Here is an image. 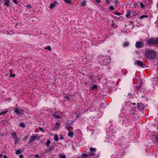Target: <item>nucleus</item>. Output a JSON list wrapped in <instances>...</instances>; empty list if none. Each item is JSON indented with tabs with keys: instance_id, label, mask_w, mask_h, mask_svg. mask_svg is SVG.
Returning <instances> with one entry per match:
<instances>
[{
	"instance_id": "nucleus-41",
	"label": "nucleus",
	"mask_w": 158,
	"mask_h": 158,
	"mask_svg": "<svg viewBox=\"0 0 158 158\" xmlns=\"http://www.w3.org/2000/svg\"><path fill=\"white\" fill-rule=\"evenodd\" d=\"M115 15H120V14L118 12H115Z\"/></svg>"
},
{
	"instance_id": "nucleus-6",
	"label": "nucleus",
	"mask_w": 158,
	"mask_h": 158,
	"mask_svg": "<svg viewBox=\"0 0 158 158\" xmlns=\"http://www.w3.org/2000/svg\"><path fill=\"white\" fill-rule=\"evenodd\" d=\"M148 43L150 44H156V39L155 40L154 38L149 39L147 40Z\"/></svg>"
},
{
	"instance_id": "nucleus-19",
	"label": "nucleus",
	"mask_w": 158,
	"mask_h": 158,
	"mask_svg": "<svg viewBox=\"0 0 158 158\" xmlns=\"http://www.w3.org/2000/svg\"><path fill=\"white\" fill-rule=\"evenodd\" d=\"M126 16L127 17L129 18L131 16V12L130 10L127 11V13L126 15Z\"/></svg>"
},
{
	"instance_id": "nucleus-14",
	"label": "nucleus",
	"mask_w": 158,
	"mask_h": 158,
	"mask_svg": "<svg viewBox=\"0 0 158 158\" xmlns=\"http://www.w3.org/2000/svg\"><path fill=\"white\" fill-rule=\"evenodd\" d=\"M88 155V154H83L79 157V158H86Z\"/></svg>"
},
{
	"instance_id": "nucleus-36",
	"label": "nucleus",
	"mask_w": 158,
	"mask_h": 158,
	"mask_svg": "<svg viewBox=\"0 0 158 158\" xmlns=\"http://www.w3.org/2000/svg\"><path fill=\"white\" fill-rule=\"evenodd\" d=\"M110 10H114V7L113 6H110Z\"/></svg>"
},
{
	"instance_id": "nucleus-5",
	"label": "nucleus",
	"mask_w": 158,
	"mask_h": 158,
	"mask_svg": "<svg viewBox=\"0 0 158 158\" xmlns=\"http://www.w3.org/2000/svg\"><path fill=\"white\" fill-rule=\"evenodd\" d=\"M37 136V135L36 134H33L30 137L29 139L30 141L28 143H29L32 142L34 141Z\"/></svg>"
},
{
	"instance_id": "nucleus-3",
	"label": "nucleus",
	"mask_w": 158,
	"mask_h": 158,
	"mask_svg": "<svg viewBox=\"0 0 158 158\" xmlns=\"http://www.w3.org/2000/svg\"><path fill=\"white\" fill-rule=\"evenodd\" d=\"M14 112L17 114L19 115L20 114H23V109H19L18 107H16L14 109Z\"/></svg>"
},
{
	"instance_id": "nucleus-46",
	"label": "nucleus",
	"mask_w": 158,
	"mask_h": 158,
	"mask_svg": "<svg viewBox=\"0 0 158 158\" xmlns=\"http://www.w3.org/2000/svg\"><path fill=\"white\" fill-rule=\"evenodd\" d=\"M19 157L20 158H23V155H19Z\"/></svg>"
},
{
	"instance_id": "nucleus-33",
	"label": "nucleus",
	"mask_w": 158,
	"mask_h": 158,
	"mask_svg": "<svg viewBox=\"0 0 158 158\" xmlns=\"http://www.w3.org/2000/svg\"><path fill=\"white\" fill-rule=\"evenodd\" d=\"M140 5L141 6V7L142 8H143L145 6L143 4L142 2L140 3Z\"/></svg>"
},
{
	"instance_id": "nucleus-16",
	"label": "nucleus",
	"mask_w": 158,
	"mask_h": 158,
	"mask_svg": "<svg viewBox=\"0 0 158 158\" xmlns=\"http://www.w3.org/2000/svg\"><path fill=\"white\" fill-rule=\"evenodd\" d=\"M129 45V42H125L123 44V46L124 47H127Z\"/></svg>"
},
{
	"instance_id": "nucleus-53",
	"label": "nucleus",
	"mask_w": 158,
	"mask_h": 158,
	"mask_svg": "<svg viewBox=\"0 0 158 158\" xmlns=\"http://www.w3.org/2000/svg\"><path fill=\"white\" fill-rule=\"evenodd\" d=\"M2 155L1 154H0V158L2 157Z\"/></svg>"
},
{
	"instance_id": "nucleus-27",
	"label": "nucleus",
	"mask_w": 158,
	"mask_h": 158,
	"mask_svg": "<svg viewBox=\"0 0 158 158\" xmlns=\"http://www.w3.org/2000/svg\"><path fill=\"white\" fill-rule=\"evenodd\" d=\"M21 153V150L20 149H18L16 152L15 153L16 154H19Z\"/></svg>"
},
{
	"instance_id": "nucleus-39",
	"label": "nucleus",
	"mask_w": 158,
	"mask_h": 158,
	"mask_svg": "<svg viewBox=\"0 0 158 158\" xmlns=\"http://www.w3.org/2000/svg\"><path fill=\"white\" fill-rule=\"evenodd\" d=\"M106 3L108 4H110V1L109 0H106Z\"/></svg>"
},
{
	"instance_id": "nucleus-51",
	"label": "nucleus",
	"mask_w": 158,
	"mask_h": 158,
	"mask_svg": "<svg viewBox=\"0 0 158 158\" xmlns=\"http://www.w3.org/2000/svg\"><path fill=\"white\" fill-rule=\"evenodd\" d=\"M54 4H55V5L56 4H57L58 3V2L57 1H55L54 2Z\"/></svg>"
},
{
	"instance_id": "nucleus-26",
	"label": "nucleus",
	"mask_w": 158,
	"mask_h": 158,
	"mask_svg": "<svg viewBox=\"0 0 158 158\" xmlns=\"http://www.w3.org/2000/svg\"><path fill=\"white\" fill-rule=\"evenodd\" d=\"M148 17V15H143L139 17V19H142L143 18H147Z\"/></svg>"
},
{
	"instance_id": "nucleus-38",
	"label": "nucleus",
	"mask_w": 158,
	"mask_h": 158,
	"mask_svg": "<svg viewBox=\"0 0 158 158\" xmlns=\"http://www.w3.org/2000/svg\"><path fill=\"white\" fill-rule=\"evenodd\" d=\"M39 128L40 129V130L42 132H44V131L43 129L40 127H39Z\"/></svg>"
},
{
	"instance_id": "nucleus-22",
	"label": "nucleus",
	"mask_w": 158,
	"mask_h": 158,
	"mask_svg": "<svg viewBox=\"0 0 158 158\" xmlns=\"http://www.w3.org/2000/svg\"><path fill=\"white\" fill-rule=\"evenodd\" d=\"M84 84L86 86L88 87L89 86V85H92V83L88 82H84Z\"/></svg>"
},
{
	"instance_id": "nucleus-10",
	"label": "nucleus",
	"mask_w": 158,
	"mask_h": 158,
	"mask_svg": "<svg viewBox=\"0 0 158 158\" xmlns=\"http://www.w3.org/2000/svg\"><path fill=\"white\" fill-rule=\"evenodd\" d=\"M54 150V148L53 147H51L47 149L45 152L46 153H50L51 152H52Z\"/></svg>"
},
{
	"instance_id": "nucleus-31",
	"label": "nucleus",
	"mask_w": 158,
	"mask_h": 158,
	"mask_svg": "<svg viewBox=\"0 0 158 158\" xmlns=\"http://www.w3.org/2000/svg\"><path fill=\"white\" fill-rule=\"evenodd\" d=\"M114 4H115V5H117L120 2L118 1V0H115L114 1Z\"/></svg>"
},
{
	"instance_id": "nucleus-7",
	"label": "nucleus",
	"mask_w": 158,
	"mask_h": 158,
	"mask_svg": "<svg viewBox=\"0 0 158 158\" xmlns=\"http://www.w3.org/2000/svg\"><path fill=\"white\" fill-rule=\"evenodd\" d=\"M135 46L138 48H140L143 47V43L142 42L137 41L136 43Z\"/></svg>"
},
{
	"instance_id": "nucleus-18",
	"label": "nucleus",
	"mask_w": 158,
	"mask_h": 158,
	"mask_svg": "<svg viewBox=\"0 0 158 158\" xmlns=\"http://www.w3.org/2000/svg\"><path fill=\"white\" fill-rule=\"evenodd\" d=\"M73 135H74V133H73V132L70 131L68 133V136H69L70 137H72Z\"/></svg>"
},
{
	"instance_id": "nucleus-1",
	"label": "nucleus",
	"mask_w": 158,
	"mask_h": 158,
	"mask_svg": "<svg viewBox=\"0 0 158 158\" xmlns=\"http://www.w3.org/2000/svg\"><path fill=\"white\" fill-rule=\"evenodd\" d=\"M147 57L155 59L156 56V52L151 50H148L145 52Z\"/></svg>"
},
{
	"instance_id": "nucleus-35",
	"label": "nucleus",
	"mask_w": 158,
	"mask_h": 158,
	"mask_svg": "<svg viewBox=\"0 0 158 158\" xmlns=\"http://www.w3.org/2000/svg\"><path fill=\"white\" fill-rule=\"evenodd\" d=\"M8 112V110L5 111H3L2 112H1V113H2V114H5L6 113Z\"/></svg>"
},
{
	"instance_id": "nucleus-44",
	"label": "nucleus",
	"mask_w": 158,
	"mask_h": 158,
	"mask_svg": "<svg viewBox=\"0 0 158 158\" xmlns=\"http://www.w3.org/2000/svg\"><path fill=\"white\" fill-rule=\"evenodd\" d=\"M64 139V138L63 136H61L60 137V140H62V139Z\"/></svg>"
},
{
	"instance_id": "nucleus-57",
	"label": "nucleus",
	"mask_w": 158,
	"mask_h": 158,
	"mask_svg": "<svg viewBox=\"0 0 158 158\" xmlns=\"http://www.w3.org/2000/svg\"><path fill=\"white\" fill-rule=\"evenodd\" d=\"M1 115H2V113H0V116Z\"/></svg>"
},
{
	"instance_id": "nucleus-56",
	"label": "nucleus",
	"mask_w": 158,
	"mask_h": 158,
	"mask_svg": "<svg viewBox=\"0 0 158 158\" xmlns=\"http://www.w3.org/2000/svg\"><path fill=\"white\" fill-rule=\"evenodd\" d=\"M133 105H135V103H132Z\"/></svg>"
},
{
	"instance_id": "nucleus-55",
	"label": "nucleus",
	"mask_w": 158,
	"mask_h": 158,
	"mask_svg": "<svg viewBox=\"0 0 158 158\" xmlns=\"http://www.w3.org/2000/svg\"><path fill=\"white\" fill-rule=\"evenodd\" d=\"M10 73H12L11 70H10Z\"/></svg>"
},
{
	"instance_id": "nucleus-54",
	"label": "nucleus",
	"mask_w": 158,
	"mask_h": 158,
	"mask_svg": "<svg viewBox=\"0 0 158 158\" xmlns=\"http://www.w3.org/2000/svg\"><path fill=\"white\" fill-rule=\"evenodd\" d=\"M65 128H66V129H68V127H65Z\"/></svg>"
},
{
	"instance_id": "nucleus-28",
	"label": "nucleus",
	"mask_w": 158,
	"mask_h": 158,
	"mask_svg": "<svg viewBox=\"0 0 158 158\" xmlns=\"http://www.w3.org/2000/svg\"><path fill=\"white\" fill-rule=\"evenodd\" d=\"M53 117L56 118H60V115H57L54 114H53Z\"/></svg>"
},
{
	"instance_id": "nucleus-50",
	"label": "nucleus",
	"mask_w": 158,
	"mask_h": 158,
	"mask_svg": "<svg viewBox=\"0 0 158 158\" xmlns=\"http://www.w3.org/2000/svg\"><path fill=\"white\" fill-rule=\"evenodd\" d=\"M3 158H8V157L4 155L3 156Z\"/></svg>"
},
{
	"instance_id": "nucleus-20",
	"label": "nucleus",
	"mask_w": 158,
	"mask_h": 158,
	"mask_svg": "<svg viewBox=\"0 0 158 158\" xmlns=\"http://www.w3.org/2000/svg\"><path fill=\"white\" fill-rule=\"evenodd\" d=\"M97 86L96 85H95L90 87L92 90H94L95 89H97Z\"/></svg>"
},
{
	"instance_id": "nucleus-24",
	"label": "nucleus",
	"mask_w": 158,
	"mask_h": 158,
	"mask_svg": "<svg viewBox=\"0 0 158 158\" xmlns=\"http://www.w3.org/2000/svg\"><path fill=\"white\" fill-rule=\"evenodd\" d=\"M55 6V5L54 4L51 3L50 4L49 8L50 9H52Z\"/></svg>"
},
{
	"instance_id": "nucleus-21",
	"label": "nucleus",
	"mask_w": 158,
	"mask_h": 158,
	"mask_svg": "<svg viewBox=\"0 0 158 158\" xmlns=\"http://www.w3.org/2000/svg\"><path fill=\"white\" fill-rule=\"evenodd\" d=\"M54 140L56 142L58 141L59 140V137L57 135H56L54 136Z\"/></svg>"
},
{
	"instance_id": "nucleus-25",
	"label": "nucleus",
	"mask_w": 158,
	"mask_h": 158,
	"mask_svg": "<svg viewBox=\"0 0 158 158\" xmlns=\"http://www.w3.org/2000/svg\"><path fill=\"white\" fill-rule=\"evenodd\" d=\"M141 87V85H138L136 86L135 87V89L136 90H138V89H140Z\"/></svg>"
},
{
	"instance_id": "nucleus-40",
	"label": "nucleus",
	"mask_w": 158,
	"mask_h": 158,
	"mask_svg": "<svg viewBox=\"0 0 158 158\" xmlns=\"http://www.w3.org/2000/svg\"><path fill=\"white\" fill-rule=\"evenodd\" d=\"M95 1H96V2L98 3H99L101 2V1L100 0H95Z\"/></svg>"
},
{
	"instance_id": "nucleus-52",
	"label": "nucleus",
	"mask_w": 158,
	"mask_h": 158,
	"mask_svg": "<svg viewBox=\"0 0 158 158\" xmlns=\"http://www.w3.org/2000/svg\"><path fill=\"white\" fill-rule=\"evenodd\" d=\"M56 125H60V124H59V123H57V122H56Z\"/></svg>"
},
{
	"instance_id": "nucleus-2",
	"label": "nucleus",
	"mask_w": 158,
	"mask_h": 158,
	"mask_svg": "<svg viewBox=\"0 0 158 158\" xmlns=\"http://www.w3.org/2000/svg\"><path fill=\"white\" fill-rule=\"evenodd\" d=\"M90 151L88 152V155L90 156H94L95 155L96 149L91 147L90 148Z\"/></svg>"
},
{
	"instance_id": "nucleus-34",
	"label": "nucleus",
	"mask_w": 158,
	"mask_h": 158,
	"mask_svg": "<svg viewBox=\"0 0 158 158\" xmlns=\"http://www.w3.org/2000/svg\"><path fill=\"white\" fill-rule=\"evenodd\" d=\"M15 74H12V73H10V75L9 76V77H15Z\"/></svg>"
},
{
	"instance_id": "nucleus-37",
	"label": "nucleus",
	"mask_w": 158,
	"mask_h": 158,
	"mask_svg": "<svg viewBox=\"0 0 158 158\" xmlns=\"http://www.w3.org/2000/svg\"><path fill=\"white\" fill-rule=\"evenodd\" d=\"M12 1L15 4H17L18 2L16 0H12Z\"/></svg>"
},
{
	"instance_id": "nucleus-11",
	"label": "nucleus",
	"mask_w": 158,
	"mask_h": 158,
	"mask_svg": "<svg viewBox=\"0 0 158 158\" xmlns=\"http://www.w3.org/2000/svg\"><path fill=\"white\" fill-rule=\"evenodd\" d=\"M5 1L4 3V5L6 6L7 7H9L10 6V0H4Z\"/></svg>"
},
{
	"instance_id": "nucleus-47",
	"label": "nucleus",
	"mask_w": 158,
	"mask_h": 158,
	"mask_svg": "<svg viewBox=\"0 0 158 158\" xmlns=\"http://www.w3.org/2000/svg\"><path fill=\"white\" fill-rule=\"evenodd\" d=\"M156 141L158 143V136H157L156 137Z\"/></svg>"
},
{
	"instance_id": "nucleus-8",
	"label": "nucleus",
	"mask_w": 158,
	"mask_h": 158,
	"mask_svg": "<svg viewBox=\"0 0 158 158\" xmlns=\"http://www.w3.org/2000/svg\"><path fill=\"white\" fill-rule=\"evenodd\" d=\"M89 80L88 81V82L92 83V85L94 84L95 82V81L94 80L93 77L91 76H88Z\"/></svg>"
},
{
	"instance_id": "nucleus-9",
	"label": "nucleus",
	"mask_w": 158,
	"mask_h": 158,
	"mask_svg": "<svg viewBox=\"0 0 158 158\" xmlns=\"http://www.w3.org/2000/svg\"><path fill=\"white\" fill-rule=\"evenodd\" d=\"M135 64H137L139 66H142L144 65V64L142 62L139 60L135 61Z\"/></svg>"
},
{
	"instance_id": "nucleus-29",
	"label": "nucleus",
	"mask_w": 158,
	"mask_h": 158,
	"mask_svg": "<svg viewBox=\"0 0 158 158\" xmlns=\"http://www.w3.org/2000/svg\"><path fill=\"white\" fill-rule=\"evenodd\" d=\"M59 157V158H66L65 156L64 155L60 154Z\"/></svg>"
},
{
	"instance_id": "nucleus-43",
	"label": "nucleus",
	"mask_w": 158,
	"mask_h": 158,
	"mask_svg": "<svg viewBox=\"0 0 158 158\" xmlns=\"http://www.w3.org/2000/svg\"><path fill=\"white\" fill-rule=\"evenodd\" d=\"M111 26L112 27H114L115 26V24H114V23H112V24H111Z\"/></svg>"
},
{
	"instance_id": "nucleus-32",
	"label": "nucleus",
	"mask_w": 158,
	"mask_h": 158,
	"mask_svg": "<svg viewBox=\"0 0 158 158\" xmlns=\"http://www.w3.org/2000/svg\"><path fill=\"white\" fill-rule=\"evenodd\" d=\"M45 49H47L49 51H51L52 50V49L50 46H48L47 48H46Z\"/></svg>"
},
{
	"instance_id": "nucleus-15",
	"label": "nucleus",
	"mask_w": 158,
	"mask_h": 158,
	"mask_svg": "<svg viewBox=\"0 0 158 158\" xmlns=\"http://www.w3.org/2000/svg\"><path fill=\"white\" fill-rule=\"evenodd\" d=\"M51 143V141L49 139H48L47 141V142L45 143V145L48 147L50 146V145Z\"/></svg>"
},
{
	"instance_id": "nucleus-45",
	"label": "nucleus",
	"mask_w": 158,
	"mask_h": 158,
	"mask_svg": "<svg viewBox=\"0 0 158 158\" xmlns=\"http://www.w3.org/2000/svg\"><path fill=\"white\" fill-rule=\"evenodd\" d=\"M138 4L137 3H135L134 4V6L135 7H137L138 6Z\"/></svg>"
},
{
	"instance_id": "nucleus-30",
	"label": "nucleus",
	"mask_w": 158,
	"mask_h": 158,
	"mask_svg": "<svg viewBox=\"0 0 158 158\" xmlns=\"http://www.w3.org/2000/svg\"><path fill=\"white\" fill-rule=\"evenodd\" d=\"M86 4V1L85 0L82 3H81V5L83 6H85Z\"/></svg>"
},
{
	"instance_id": "nucleus-12",
	"label": "nucleus",
	"mask_w": 158,
	"mask_h": 158,
	"mask_svg": "<svg viewBox=\"0 0 158 158\" xmlns=\"http://www.w3.org/2000/svg\"><path fill=\"white\" fill-rule=\"evenodd\" d=\"M12 136L13 137V138L14 139H16L18 138L17 135H16V132H12Z\"/></svg>"
},
{
	"instance_id": "nucleus-42",
	"label": "nucleus",
	"mask_w": 158,
	"mask_h": 158,
	"mask_svg": "<svg viewBox=\"0 0 158 158\" xmlns=\"http://www.w3.org/2000/svg\"><path fill=\"white\" fill-rule=\"evenodd\" d=\"M156 44L158 45V37L156 39Z\"/></svg>"
},
{
	"instance_id": "nucleus-4",
	"label": "nucleus",
	"mask_w": 158,
	"mask_h": 158,
	"mask_svg": "<svg viewBox=\"0 0 158 158\" xmlns=\"http://www.w3.org/2000/svg\"><path fill=\"white\" fill-rule=\"evenodd\" d=\"M137 105V108L139 110L142 111L144 109V106L142 103H138Z\"/></svg>"
},
{
	"instance_id": "nucleus-13",
	"label": "nucleus",
	"mask_w": 158,
	"mask_h": 158,
	"mask_svg": "<svg viewBox=\"0 0 158 158\" xmlns=\"http://www.w3.org/2000/svg\"><path fill=\"white\" fill-rule=\"evenodd\" d=\"M64 98L67 100L69 101L70 99V95L68 94H66Z\"/></svg>"
},
{
	"instance_id": "nucleus-49",
	"label": "nucleus",
	"mask_w": 158,
	"mask_h": 158,
	"mask_svg": "<svg viewBox=\"0 0 158 158\" xmlns=\"http://www.w3.org/2000/svg\"><path fill=\"white\" fill-rule=\"evenodd\" d=\"M26 6L28 7H31V6L30 5H27Z\"/></svg>"
},
{
	"instance_id": "nucleus-17",
	"label": "nucleus",
	"mask_w": 158,
	"mask_h": 158,
	"mask_svg": "<svg viewBox=\"0 0 158 158\" xmlns=\"http://www.w3.org/2000/svg\"><path fill=\"white\" fill-rule=\"evenodd\" d=\"M64 1L67 3L70 4H73V3L70 0H64Z\"/></svg>"
},
{
	"instance_id": "nucleus-48",
	"label": "nucleus",
	"mask_w": 158,
	"mask_h": 158,
	"mask_svg": "<svg viewBox=\"0 0 158 158\" xmlns=\"http://www.w3.org/2000/svg\"><path fill=\"white\" fill-rule=\"evenodd\" d=\"M18 140V138H17V139L16 140V139H15V143H17V141Z\"/></svg>"
},
{
	"instance_id": "nucleus-23",
	"label": "nucleus",
	"mask_w": 158,
	"mask_h": 158,
	"mask_svg": "<svg viewBox=\"0 0 158 158\" xmlns=\"http://www.w3.org/2000/svg\"><path fill=\"white\" fill-rule=\"evenodd\" d=\"M19 126L20 127L24 128L25 127V124L24 123L21 122V123L19 125Z\"/></svg>"
}]
</instances>
